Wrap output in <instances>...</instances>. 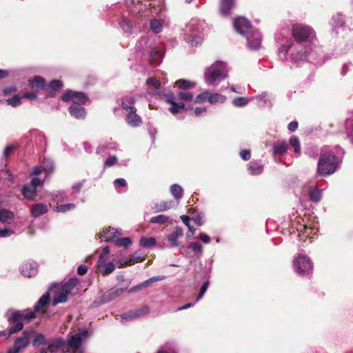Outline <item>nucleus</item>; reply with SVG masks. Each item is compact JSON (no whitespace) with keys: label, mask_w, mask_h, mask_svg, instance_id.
<instances>
[{"label":"nucleus","mask_w":353,"mask_h":353,"mask_svg":"<svg viewBox=\"0 0 353 353\" xmlns=\"http://www.w3.org/2000/svg\"><path fill=\"white\" fill-rule=\"evenodd\" d=\"M339 167V159L332 152L321 154L317 164V174L321 176H327L334 174Z\"/></svg>","instance_id":"nucleus-1"},{"label":"nucleus","mask_w":353,"mask_h":353,"mask_svg":"<svg viewBox=\"0 0 353 353\" xmlns=\"http://www.w3.org/2000/svg\"><path fill=\"white\" fill-rule=\"evenodd\" d=\"M34 318L35 316L34 315L33 312L24 313L20 310H17L14 312L12 314V315L8 319V321L10 323H14V325L10 327L8 330V337L10 336L12 334L22 330L23 327V321H30Z\"/></svg>","instance_id":"nucleus-2"},{"label":"nucleus","mask_w":353,"mask_h":353,"mask_svg":"<svg viewBox=\"0 0 353 353\" xmlns=\"http://www.w3.org/2000/svg\"><path fill=\"white\" fill-rule=\"evenodd\" d=\"M225 77V64L220 61L216 62L205 72V80L210 85L224 79Z\"/></svg>","instance_id":"nucleus-3"},{"label":"nucleus","mask_w":353,"mask_h":353,"mask_svg":"<svg viewBox=\"0 0 353 353\" xmlns=\"http://www.w3.org/2000/svg\"><path fill=\"white\" fill-rule=\"evenodd\" d=\"M35 334L34 329L24 330L21 335L14 341L13 347L8 351V353H19L21 350L26 347L30 342V339Z\"/></svg>","instance_id":"nucleus-4"},{"label":"nucleus","mask_w":353,"mask_h":353,"mask_svg":"<svg viewBox=\"0 0 353 353\" xmlns=\"http://www.w3.org/2000/svg\"><path fill=\"white\" fill-rule=\"evenodd\" d=\"M292 34L296 41L302 43L307 41L314 34L313 30L307 26L295 24L292 26Z\"/></svg>","instance_id":"nucleus-5"},{"label":"nucleus","mask_w":353,"mask_h":353,"mask_svg":"<svg viewBox=\"0 0 353 353\" xmlns=\"http://www.w3.org/2000/svg\"><path fill=\"white\" fill-rule=\"evenodd\" d=\"M294 268L299 274L304 275L309 274L313 269L312 262L310 259L303 254H299L294 259Z\"/></svg>","instance_id":"nucleus-6"},{"label":"nucleus","mask_w":353,"mask_h":353,"mask_svg":"<svg viewBox=\"0 0 353 353\" xmlns=\"http://www.w3.org/2000/svg\"><path fill=\"white\" fill-rule=\"evenodd\" d=\"M121 108L128 112L125 121L129 125L138 127L141 125V118L137 114V108L134 106L128 105L125 102H122Z\"/></svg>","instance_id":"nucleus-7"},{"label":"nucleus","mask_w":353,"mask_h":353,"mask_svg":"<svg viewBox=\"0 0 353 353\" xmlns=\"http://www.w3.org/2000/svg\"><path fill=\"white\" fill-rule=\"evenodd\" d=\"M61 99L63 102L72 101L74 103L81 105L86 103L88 97L84 92L68 90L63 94Z\"/></svg>","instance_id":"nucleus-8"},{"label":"nucleus","mask_w":353,"mask_h":353,"mask_svg":"<svg viewBox=\"0 0 353 353\" xmlns=\"http://www.w3.org/2000/svg\"><path fill=\"white\" fill-rule=\"evenodd\" d=\"M125 290L126 288L114 286L109 290L105 292L101 296H99L98 298V302L99 304L108 303L121 295L125 291Z\"/></svg>","instance_id":"nucleus-9"},{"label":"nucleus","mask_w":353,"mask_h":353,"mask_svg":"<svg viewBox=\"0 0 353 353\" xmlns=\"http://www.w3.org/2000/svg\"><path fill=\"white\" fill-rule=\"evenodd\" d=\"M234 26L236 30L243 36H246L253 30L250 22L242 17H239L234 20Z\"/></svg>","instance_id":"nucleus-10"},{"label":"nucleus","mask_w":353,"mask_h":353,"mask_svg":"<svg viewBox=\"0 0 353 353\" xmlns=\"http://www.w3.org/2000/svg\"><path fill=\"white\" fill-rule=\"evenodd\" d=\"M88 336V331L83 330L81 332L72 335L68 340V346L76 351L79 349L82 344V339Z\"/></svg>","instance_id":"nucleus-11"},{"label":"nucleus","mask_w":353,"mask_h":353,"mask_svg":"<svg viewBox=\"0 0 353 353\" xmlns=\"http://www.w3.org/2000/svg\"><path fill=\"white\" fill-rule=\"evenodd\" d=\"M97 270L103 276H106L112 273L116 266L112 262H106V260L98 259Z\"/></svg>","instance_id":"nucleus-12"},{"label":"nucleus","mask_w":353,"mask_h":353,"mask_svg":"<svg viewBox=\"0 0 353 353\" xmlns=\"http://www.w3.org/2000/svg\"><path fill=\"white\" fill-rule=\"evenodd\" d=\"M247 45L250 49L257 50L261 46V36L257 30H252L247 34Z\"/></svg>","instance_id":"nucleus-13"},{"label":"nucleus","mask_w":353,"mask_h":353,"mask_svg":"<svg viewBox=\"0 0 353 353\" xmlns=\"http://www.w3.org/2000/svg\"><path fill=\"white\" fill-rule=\"evenodd\" d=\"M50 297L49 292L44 293L34 305V310L30 311V312H33L34 315L36 316V312L42 311L50 304Z\"/></svg>","instance_id":"nucleus-14"},{"label":"nucleus","mask_w":353,"mask_h":353,"mask_svg":"<svg viewBox=\"0 0 353 353\" xmlns=\"http://www.w3.org/2000/svg\"><path fill=\"white\" fill-rule=\"evenodd\" d=\"M21 268L22 274L29 278L37 273V265L35 262H24Z\"/></svg>","instance_id":"nucleus-15"},{"label":"nucleus","mask_w":353,"mask_h":353,"mask_svg":"<svg viewBox=\"0 0 353 353\" xmlns=\"http://www.w3.org/2000/svg\"><path fill=\"white\" fill-rule=\"evenodd\" d=\"M234 6V0H220L219 13L223 17L230 15L231 10Z\"/></svg>","instance_id":"nucleus-16"},{"label":"nucleus","mask_w":353,"mask_h":353,"mask_svg":"<svg viewBox=\"0 0 353 353\" xmlns=\"http://www.w3.org/2000/svg\"><path fill=\"white\" fill-rule=\"evenodd\" d=\"M65 345V341L61 338H55L49 340L47 352L49 351L51 353H54L61 349Z\"/></svg>","instance_id":"nucleus-17"},{"label":"nucleus","mask_w":353,"mask_h":353,"mask_svg":"<svg viewBox=\"0 0 353 353\" xmlns=\"http://www.w3.org/2000/svg\"><path fill=\"white\" fill-rule=\"evenodd\" d=\"M30 212L33 217H38L48 212V206L43 203L32 204L30 207Z\"/></svg>","instance_id":"nucleus-18"},{"label":"nucleus","mask_w":353,"mask_h":353,"mask_svg":"<svg viewBox=\"0 0 353 353\" xmlns=\"http://www.w3.org/2000/svg\"><path fill=\"white\" fill-rule=\"evenodd\" d=\"M68 110L71 116L77 119H83L86 114L85 108L81 105H70Z\"/></svg>","instance_id":"nucleus-19"},{"label":"nucleus","mask_w":353,"mask_h":353,"mask_svg":"<svg viewBox=\"0 0 353 353\" xmlns=\"http://www.w3.org/2000/svg\"><path fill=\"white\" fill-rule=\"evenodd\" d=\"M120 235L117 230L114 228L108 227L105 228L101 233H100V238H103L105 241H110L114 238Z\"/></svg>","instance_id":"nucleus-20"},{"label":"nucleus","mask_w":353,"mask_h":353,"mask_svg":"<svg viewBox=\"0 0 353 353\" xmlns=\"http://www.w3.org/2000/svg\"><path fill=\"white\" fill-rule=\"evenodd\" d=\"M149 312V308L148 307H144L143 308L136 310L134 311H130L128 313L123 314L121 316L123 319L125 320H132L134 318L139 317L141 315H145L148 314Z\"/></svg>","instance_id":"nucleus-21"},{"label":"nucleus","mask_w":353,"mask_h":353,"mask_svg":"<svg viewBox=\"0 0 353 353\" xmlns=\"http://www.w3.org/2000/svg\"><path fill=\"white\" fill-rule=\"evenodd\" d=\"M248 170L251 175H258L263 172V165L256 161H250L248 165Z\"/></svg>","instance_id":"nucleus-22"},{"label":"nucleus","mask_w":353,"mask_h":353,"mask_svg":"<svg viewBox=\"0 0 353 353\" xmlns=\"http://www.w3.org/2000/svg\"><path fill=\"white\" fill-rule=\"evenodd\" d=\"M145 259L144 257L141 256H130L126 261H119V268H122L127 266L132 265L134 263L142 262Z\"/></svg>","instance_id":"nucleus-23"},{"label":"nucleus","mask_w":353,"mask_h":353,"mask_svg":"<svg viewBox=\"0 0 353 353\" xmlns=\"http://www.w3.org/2000/svg\"><path fill=\"white\" fill-rule=\"evenodd\" d=\"M22 194L28 200H34L37 195V190L30 184L25 185L22 188Z\"/></svg>","instance_id":"nucleus-24"},{"label":"nucleus","mask_w":353,"mask_h":353,"mask_svg":"<svg viewBox=\"0 0 353 353\" xmlns=\"http://www.w3.org/2000/svg\"><path fill=\"white\" fill-rule=\"evenodd\" d=\"M68 295L69 294L68 292L60 288V290L55 294L54 296L52 305H56L58 303L66 302Z\"/></svg>","instance_id":"nucleus-25"},{"label":"nucleus","mask_w":353,"mask_h":353,"mask_svg":"<svg viewBox=\"0 0 353 353\" xmlns=\"http://www.w3.org/2000/svg\"><path fill=\"white\" fill-rule=\"evenodd\" d=\"M30 85L32 88H37L43 90L46 86V81L44 78L41 76H36L30 80Z\"/></svg>","instance_id":"nucleus-26"},{"label":"nucleus","mask_w":353,"mask_h":353,"mask_svg":"<svg viewBox=\"0 0 353 353\" xmlns=\"http://www.w3.org/2000/svg\"><path fill=\"white\" fill-rule=\"evenodd\" d=\"M78 283H79V279L77 278H76V277L71 278L68 281L63 283L61 285V288L70 294L71 293L72 290L78 284Z\"/></svg>","instance_id":"nucleus-27"},{"label":"nucleus","mask_w":353,"mask_h":353,"mask_svg":"<svg viewBox=\"0 0 353 353\" xmlns=\"http://www.w3.org/2000/svg\"><path fill=\"white\" fill-rule=\"evenodd\" d=\"M14 219V214L6 209L0 210V222L10 223Z\"/></svg>","instance_id":"nucleus-28"},{"label":"nucleus","mask_w":353,"mask_h":353,"mask_svg":"<svg viewBox=\"0 0 353 353\" xmlns=\"http://www.w3.org/2000/svg\"><path fill=\"white\" fill-rule=\"evenodd\" d=\"M174 206V202L172 200L164 201L156 203L154 209L157 212H163L168 210Z\"/></svg>","instance_id":"nucleus-29"},{"label":"nucleus","mask_w":353,"mask_h":353,"mask_svg":"<svg viewBox=\"0 0 353 353\" xmlns=\"http://www.w3.org/2000/svg\"><path fill=\"white\" fill-rule=\"evenodd\" d=\"M150 222L151 223H159V224H165V223H171L170 219L164 214H160L155 216H152L150 219Z\"/></svg>","instance_id":"nucleus-30"},{"label":"nucleus","mask_w":353,"mask_h":353,"mask_svg":"<svg viewBox=\"0 0 353 353\" xmlns=\"http://www.w3.org/2000/svg\"><path fill=\"white\" fill-rule=\"evenodd\" d=\"M175 85L180 89L188 90L195 86V83L186 79H179L176 81Z\"/></svg>","instance_id":"nucleus-31"},{"label":"nucleus","mask_w":353,"mask_h":353,"mask_svg":"<svg viewBox=\"0 0 353 353\" xmlns=\"http://www.w3.org/2000/svg\"><path fill=\"white\" fill-rule=\"evenodd\" d=\"M161 55L157 48H152L150 52L149 61L152 64L159 63L161 61Z\"/></svg>","instance_id":"nucleus-32"},{"label":"nucleus","mask_w":353,"mask_h":353,"mask_svg":"<svg viewBox=\"0 0 353 353\" xmlns=\"http://www.w3.org/2000/svg\"><path fill=\"white\" fill-rule=\"evenodd\" d=\"M288 146L285 142L274 144L273 147V152L275 155H281L285 154L288 150Z\"/></svg>","instance_id":"nucleus-33"},{"label":"nucleus","mask_w":353,"mask_h":353,"mask_svg":"<svg viewBox=\"0 0 353 353\" xmlns=\"http://www.w3.org/2000/svg\"><path fill=\"white\" fill-rule=\"evenodd\" d=\"M170 192L172 196L177 200L182 197L183 193L182 188L177 184H174L171 186Z\"/></svg>","instance_id":"nucleus-34"},{"label":"nucleus","mask_w":353,"mask_h":353,"mask_svg":"<svg viewBox=\"0 0 353 353\" xmlns=\"http://www.w3.org/2000/svg\"><path fill=\"white\" fill-rule=\"evenodd\" d=\"M114 243L117 247L128 248L132 244V240L130 237L117 238L114 241Z\"/></svg>","instance_id":"nucleus-35"},{"label":"nucleus","mask_w":353,"mask_h":353,"mask_svg":"<svg viewBox=\"0 0 353 353\" xmlns=\"http://www.w3.org/2000/svg\"><path fill=\"white\" fill-rule=\"evenodd\" d=\"M310 199L314 202H319L322 197L321 192L317 188H312L309 192Z\"/></svg>","instance_id":"nucleus-36"},{"label":"nucleus","mask_w":353,"mask_h":353,"mask_svg":"<svg viewBox=\"0 0 353 353\" xmlns=\"http://www.w3.org/2000/svg\"><path fill=\"white\" fill-rule=\"evenodd\" d=\"M139 243L141 247L149 248L156 244V239L154 237H142Z\"/></svg>","instance_id":"nucleus-37"},{"label":"nucleus","mask_w":353,"mask_h":353,"mask_svg":"<svg viewBox=\"0 0 353 353\" xmlns=\"http://www.w3.org/2000/svg\"><path fill=\"white\" fill-rule=\"evenodd\" d=\"M46 343V336L43 334H37L32 340V345L39 347Z\"/></svg>","instance_id":"nucleus-38"},{"label":"nucleus","mask_w":353,"mask_h":353,"mask_svg":"<svg viewBox=\"0 0 353 353\" xmlns=\"http://www.w3.org/2000/svg\"><path fill=\"white\" fill-rule=\"evenodd\" d=\"M76 205L74 203H66L59 205L56 207L55 211L57 212H66L69 210H74Z\"/></svg>","instance_id":"nucleus-39"},{"label":"nucleus","mask_w":353,"mask_h":353,"mask_svg":"<svg viewBox=\"0 0 353 353\" xmlns=\"http://www.w3.org/2000/svg\"><path fill=\"white\" fill-rule=\"evenodd\" d=\"M290 144L294 147V152L300 153L301 148H300V141L299 138L296 136H292L290 138Z\"/></svg>","instance_id":"nucleus-40"},{"label":"nucleus","mask_w":353,"mask_h":353,"mask_svg":"<svg viewBox=\"0 0 353 353\" xmlns=\"http://www.w3.org/2000/svg\"><path fill=\"white\" fill-rule=\"evenodd\" d=\"M6 103L12 107H17L21 103V98L19 95L16 94L12 98L6 99Z\"/></svg>","instance_id":"nucleus-41"},{"label":"nucleus","mask_w":353,"mask_h":353,"mask_svg":"<svg viewBox=\"0 0 353 353\" xmlns=\"http://www.w3.org/2000/svg\"><path fill=\"white\" fill-rule=\"evenodd\" d=\"M150 28L155 33H159L161 31L162 23L158 19H152L150 21Z\"/></svg>","instance_id":"nucleus-42"},{"label":"nucleus","mask_w":353,"mask_h":353,"mask_svg":"<svg viewBox=\"0 0 353 353\" xmlns=\"http://www.w3.org/2000/svg\"><path fill=\"white\" fill-rule=\"evenodd\" d=\"M119 25L123 31L125 32H130L132 27L131 21L126 19H122L119 22Z\"/></svg>","instance_id":"nucleus-43"},{"label":"nucleus","mask_w":353,"mask_h":353,"mask_svg":"<svg viewBox=\"0 0 353 353\" xmlns=\"http://www.w3.org/2000/svg\"><path fill=\"white\" fill-rule=\"evenodd\" d=\"M118 162V159L115 155L108 157L103 163V168H109L116 165Z\"/></svg>","instance_id":"nucleus-44"},{"label":"nucleus","mask_w":353,"mask_h":353,"mask_svg":"<svg viewBox=\"0 0 353 353\" xmlns=\"http://www.w3.org/2000/svg\"><path fill=\"white\" fill-rule=\"evenodd\" d=\"M162 279H163L162 276H152V277L150 278L149 279H147L146 281L142 282L141 284V286L143 288H145L149 287L154 283L161 281Z\"/></svg>","instance_id":"nucleus-45"},{"label":"nucleus","mask_w":353,"mask_h":353,"mask_svg":"<svg viewBox=\"0 0 353 353\" xmlns=\"http://www.w3.org/2000/svg\"><path fill=\"white\" fill-rule=\"evenodd\" d=\"M248 101L245 97H236L232 101V105L235 107H243L248 104Z\"/></svg>","instance_id":"nucleus-46"},{"label":"nucleus","mask_w":353,"mask_h":353,"mask_svg":"<svg viewBox=\"0 0 353 353\" xmlns=\"http://www.w3.org/2000/svg\"><path fill=\"white\" fill-rule=\"evenodd\" d=\"M63 83L59 80H52L48 85V87L52 91H58L63 87Z\"/></svg>","instance_id":"nucleus-47"},{"label":"nucleus","mask_w":353,"mask_h":353,"mask_svg":"<svg viewBox=\"0 0 353 353\" xmlns=\"http://www.w3.org/2000/svg\"><path fill=\"white\" fill-rule=\"evenodd\" d=\"M188 249H191L194 253L201 254L203 251L202 245L198 242H192L188 246Z\"/></svg>","instance_id":"nucleus-48"},{"label":"nucleus","mask_w":353,"mask_h":353,"mask_svg":"<svg viewBox=\"0 0 353 353\" xmlns=\"http://www.w3.org/2000/svg\"><path fill=\"white\" fill-rule=\"evenodd\" d=\"M177 96L179 99L183 101H191L193 99V95L190 92H180Z\"/></svg>","instance_id":"nucleus-49"},{"label":"nucleus","mask_w":353,"mask_h":353,"mask_svg":"<svg viewBox=\"0 0 353 353\" xmlns=\"http://www.w3.org/2000/svg\"><path fill=\"white\" fill-rule=\"evenodd\" d=\"M146 83L149 85H152L155 89H159L161 87V82L155 77H149L146 81Z\"/></svg>","instance_id":"nucleus-50"},{"label":"nucleus","mask_w":353,"mask_h":353,"mask_svg":"<svg viewBox=\"0 0 353 353\" xmlns=\"http://www.w3.org/2000/svg\"><path fill=\"white\" fill-rule=\"evenodd\" d=\"M208 92H207V91L199 94V95H197L196 97V98L194 99V103H201L205 101L206 100H208Z\"/></svg>","instance_id":"nucleus-51"},{"label":"nucleus","mask_w":353,"mask_h":353,"mask_svg":"<svg viewBox=\"0 0 353 353\" xmlns=\"http://www.w3.org/2000/svg\"><path fill=\"white\" fill-rule=\"evenodd\" d=\"M181 219L183 221V223L188 227L189 231L192 234L194 233L195 229L193 226H192L190 224V217L187 215H182L181 216Z\"/></svg>","instance_id":"nucleus-52"},{"label":"nucleus","mask_w":353,"mask_h":353,"mask_svg":"<svg viewBox=\"0 0 353 353\" xmlns=\"http://www.w3.org/2000/svg\"><path fill=\"white\" fill-rule=\"evenodd\" d=\"M239 154L243 161H248L251 157V152L250 150H242L240 151Z\"/></svg>","instance_id":"nucleus-53"},{"label":"nucleus","mask_w":353,"mask_h":353,"mask_svg":"<svg viewBox=\"0 0 353 353\" xmlns=\"http://www.w3.org/2000/svg\"><path fill=\"white\" fill-rule=\"evenodd\" d=\"M208 101L212 104L215 103L218 101L219 98L222 97V96L219 94H210V92H208Z\"/></svg>","instance_id":"nucleus-54"},{"label":"nucleus","mask_w":353,"mask_h":353,"mask_svg":"<svg viewBox=\"0 0 353 353\" xmlns=\"http://www.w3.org/2000/svg\"><path fill=\"white\" fill-rule=\"evenodd\" d=\"M208 285H209L208 281H206L203 284V285L201 286V288L200 289L199 294L197 296L196 301H199V299H201L203 297V296L204 295V294L205 293V292L208 288Z\"/></svg>","instance_id":"nucleus-55"},{"label":"nucleus","mask_w":353,"mask_h":353,"mask_svg":"<svg viewBox=\"0 0 353 353\" xmlns=\"http://www.w3.org/2000/svg\"><path fill=\"white\" fill-rule=\"evenodd\" d=\"M177 239L178 237H176L173 233H171L168 236V240L170 242L172 247L178 246Z\"/></svg>","instance_id":"nucleus-56"},{"label":"nucleus","mask_w":353,"mask_h":353,"mask_svg":"<svg viewBox=\"0 0 353 353\" xmlns=\"http://www.w3.org/2000/svg\"><path fill=\"white\" fill-rule=\"evenodd\" d=\"M43 181L39 178L34 177L31 179L30 185L37 190V188L42 185Z\"/></svg>","instance_id":"nucleus-57"},{"label":"nucleus","mask_w":353,"mask_h":353,"mask_svg":"<svg viewBox=\"0 0 353 353\" xmlns=\"http://www.w3.org/2000/svg\"><path fill=\"white\" fill-rule=\"evenodd\" d=\"M13 233H14L13 230H10V229H7V228L2 229V230H0V237H7V236H10Z\"/></svg>","instance_id":"nucleus-58"},{"label":"nucleus","mask_w":353,"mask_h":353,"mask_svg":"<svg viewBox=\"0 0 353 353\" xmlns=\"http://www.w3.org/2000/svg\"><path fill=\"white\" fill-rule=\"evenodd\" d=\"M110 253V247L105 246L103 248L102 252L99 255V259L106 260L105 256Z\"/></svg>","instance_id":"nucleus-59"},{"label":"nucleus","mask_w":353,"mask_h":353,"mask_svg":"<svg viewBox=\"0 0 353 353\" xmlns=\"http://www.w3.org/2000/svg\"><path fill=\"white\" fill-rule=\"evenodd\" d=\"M88 272V267L85 265H80L77 268V274L79 275H85Z\"/></svg>","instance_id":"nucleus-60"},{"label":"nucleus","mask_w":353,"mask_h":353,"mask_svg":"<svg viewBox=\"0 0 353 353\" xmlns=\"http://www.w3.org/2000/svg\"><path fill=\"white\" fill-rule=\"evenodd\" d=\"M298 127L299 123L296 121H291L288 125V128L290 132H294L297 130Z\"/></svg>","instance_id":"nucleus-61"},{"label":"nucleus","mask_w":353,"mask_h":353,"mask_svg":"<svg viewBox=\"0 0 353 353\" xmlns=\"http://www.w3.org/2000/svg\"><path fill=\"white\" fill-rule=\"evenodd\" d=\"M207 112L206 108L197 107L194 110V114L196 117H199Z\"/></svg>","instance_id":"nucleus-62"},{"label":"nucleus","mask_w":353,"mask_h":353,"mask_svg":"<svg viewBox=\"0 0 353 353\" xmlns=\"http://www.w3.org/2000/svg\"><path fill=\"white\" fill-rule=\"evenodd\" d=\"M42 170L46 172V174H51L54 171V165L52 164L46 165Z\"/></svg>","instance_id":"nucleus-63"},{"label":"nucleus","mask_w":353,"mask_h":353,"mask_svg":"<svg viewBox=\"0 0 353 353\" xmlns=\"http://www.w3.org/2000/svg\"><path fill=\"white\" fill-rule=\"evenodd\" d=\"M169 110L172 114H176L181 111L178 108V103L176 102L171 105V107L169 108Z\"/></svg>","instance_id":"nucleus-64"}]
</instances>
